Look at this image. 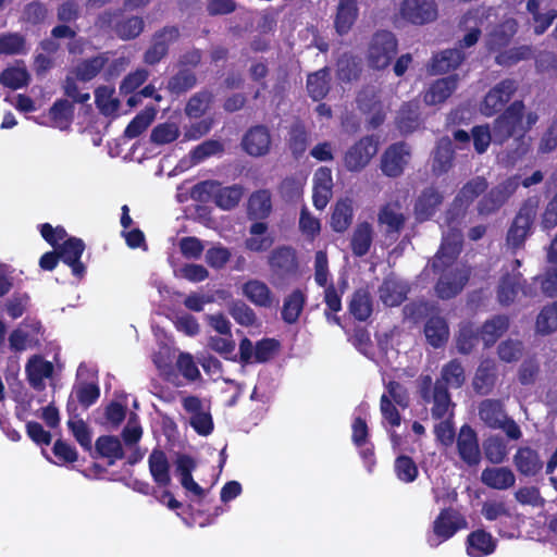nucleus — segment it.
Instances as JSON below:
<instances>
[{
	"label": "nucleus",
	"mask_w": 557,
	"mask_h": 557,
	"mask_svg": "<svg viewBox=\"0 0 557 557\" xmlns=\"http://www.w3.org/2000/svg\"><path fill=\"white\" fill-rule=\"evenodd\" d=\"M535 113L523 114V104L513 102L506 112L494 122L493 135L487 125L472 128L473 145L478 153H483L491 141L503 144L509 137H513L515 150L508 154V162L515 163L530 150V138L525 133L537 122Z\"/></svg>",
	"instance_id": "nucleus-1"
},
{
	"label": "nucleus",
	"mask_w": 557,
	"mask_h": 557,
	"mask_svg": "<svg viewBox=\"0 0 557 557\" xmlns=\"http://www.w3.org/2000/svg\"><path fill=\"white\" fill-rule=\"evenodd\" d=\"M461 232L451 227L444 233L443 244L434 258L433 268L441 273L435 290L440 298L448 299L459 294L465 287L469 270L455 260L461 249Z\"/></svg>",
	"instance_id": "nucleus-2"
},
{
	"label": "nucleus",
	"mask_w": 557,
	"mask_h": 557,
	"mask_svg": "<svg viewBox=\"0 0 557 557\" xmlns=\"http://www.w3.org/2000/svg\"><path fill=\"white\" fill-rule=\"evenodd\" d=\"M42 237L55 248L58 257L72 269L76 277H82L85 273V265L79 261L84 252L85 245L82 239L76 237L66 238L64 228H53L50 224L41 226Z\"/></svg>",
	"instance_id": "nucleus-3"
},
{
	"label": "nucleus",
	"mask_w": 557,
	"mask_h": 557,
	"mask_svg": "<svg viewBox=\"0 0 557 557\" xmlns=\"http://www.w3.org/2000/svg\"><path fill=\"white\" fill-rule=\"evenodd\" d=\"M481 512L487 521H497V532L500 536L507 539L519 537L523 519L520 515L511 512L505 503L485 502Z\"/></svg>",
	"instance_id": "nucleus-4"
},
{
	"label": "nucleus",
	"mask_w": 557,
	"mask_h": 557,
	"mask_svg": "<svg viewBox=\"0 0 557 557\" xmlns=\"http://www.w3.org/2000/svg\"><path fill=\"white\" fill-rule=\"evenodd\" d=\"M191 197L202 202L213 197L216 206L223 210H230L238 205L243 197V190L239 186L222 188L214 181H206L193 187Z\"/></svg>",
	"instance_id": "nucleus-5"
},
{
	"label": "nucleus",
	"mask_w": 557,
	"mask_h": 557,
	"mask_svg": "<svg viewBox=\"0 0 557 557\" xmlns=\"http://www.w3.org/2000/svg\"><path fill=\"white\" fill-rule=\"evenodd\" d=\"M397 51V42L389 32H379L369 42L367 60L371 67L381 70L389 65Z\"/></svg>",
	"instance_id": "nucleus-6"
},
{
	"label": "nucleus",
	"mask_w": 557,
	"mask_h": 557,
	"mask_svg": "<svg viewBox=\"0 0 557 557\" xmlns=\"http://www.w3.org/2000/svg\"><path fill=\"white\" fill-rule=\"evenodd\" d=\"M98 24L101 28H111L122 40H129L138 37L145 27V21L137 15L125 14H102Z\"/></svg>",
	"instance_id": "nucleus-7"
},
{
	"label": "nucleus",
	"mask_w": 557,
	"mask_h": 557,
	"mask_svg": "<svg viewBox=\"0 0 557 557\" xmlns=\"http://www.w3.org/2000/svg\"><path fill=\"white\" fill-rule=\"evenodd\" d=\"M467 528L466 519L453 509L441 511L433 522L432 533L428 537L431 547L450 539L458 530Z\"/></svg>",
	"instance_id": "nucleus-8"
},
{
	"label": "nucleus",
	"mask_w": 557,
	"mask_h": 557,
	"mask_svg": "<svg viewBox=\"0 0 557 557\" xmlns=\"http://www.w3.org/2000/svg\"><path fill=\"white\" fill-rule=\"evenodd\" d=\"M536 202L529 201L524 203L513 219L508 233L507 245L513 249L522 247L532 231V225L536 216Z\"/></svg>",
	"instance_id": "nucleus-9"
},
{
	"label": "nucleus",
	"mask_w": 557,
	"mask_h": 557,
	"mask_svg": "<svg viewBox=\"0 0 557 557\" xmlns=\"http://www.w3.org/2000/svg\"><path fill=\"white\" fill-rule=\"evenodd\" d=\"M183 408L188 414L193 429L202 436L209 435L213 430V421L208 407L195 396H186L182 400Z\"/></svg>",
	"instance_id": "nucleus-10"
},
{
	"label": "nucleus",
	"mask_w": 557,
	"mask_h": 557,
	"mask_svg": "<svg viewBox=\"0 0 557 557\" xmlns=\"http://www.w3.org/2000/svg\"><path fill=\"white\" fill-rule=\"evenodd\" d=\"M376 152V143L371 137H364L346 151L345 168L350 172H359L369 164Z\"/></svg>",
	"instance_id": "nucleus-11"
},
{
	"label": "nucleus",
	"mask_w": 557,
	"mask_h": 557,
	"mask_svg": "<svg viewBox=\"0 0 557 557\" xmlns=\"http://www.w3.org/2000/svg\"><path fill=\"white\" fill-rule=\"evenodd\" d=\"M519 186L518 177H510L490 190L479 202L481 214H491L497 211L516 191Z\"/></svg>",
	"instance_id": "nucleus-12"
},
{
	"label": "nucleus",
	"mask_w": 557,
	"mask_h": 557,
	"mask_svg": "<svg viewBox=\"0 0 557 557\" xmlns=\"http://www.w3.org/2000/svg\"><path fill=\"white\" fill-rule=\"evenodd\" d=\"M517 86L513 81L506 79L492 88L480 106V111L485 116H492L500 111L510 100Z\"/></svg>",
	"instance_id": "nucleus-13"
},
{
	"label": "nucleus",
	"mask_w": 557,
	"mask_h": 557,
	"mask_svg": "<svg viewBox=\"0 0 557 557\" xmlns=\"http://www.w3.org/2000/svg\"><path fill=\"white\" fill-rule=\"evenodd\" d=\"M400 14L406 21L422 25L436 18L437 9L434 0H405L400 7Z\"/></svg>",
	"instance_id": "nucleus-14"
},
{
	"label": "nucleus",
	"mask_w": 557,
	"mask_h": 557,
	"mask_svg": "<svg viewBox=\"0 0 557 557\" xmlns=\"http://www.w3.org/2000/svg\"><path fill=\"white\" fill-rule=\"evenodd\" d=\"M242 293L257 307L267 309L276 308L280 302L277 295L261 280H248L243 284Z\"/></svg>",
	"instance_id": "nucleus-15"
},
{
	"label": "nucleus",
	"mask_w": 557,
	"mask_h": 557,
	"mask_svg": "<svg viewBox=\"0 0 557 557\" xmlns=\"http://www.w3.org/2000/svg\"><path fill=\"white\" fill-rule=\"evenodd\" d=\"M410 160V149L404 144H395L386 149L382 156L381 169L389 177L399 176Z\"/></svg>",
	"instance_id": "nucleus-16"
},
{
	"label": "nucleus",
	"mask_w": 557,
	"mask_h": 557,
	"mask_svg": "<svg viewBox=\"0 0 557 557\" xmlns=\"http://www.w3.org/2000/svg\"><path fill=\"white\" fill-rule=\"evenodd\" d=\"M458 455L468 466H476L481 460V451L476 433L469 425L461 426L457 436Z\"/></svg>",
	"instance_id": "nucleus-17"
},
{
	"label": "nucleus",
	"mask_w": 557,
	"mask_h": 557,
	"mask_svg": "<svg viewBox=\"0 0 557 557\" xmlns=\"http://www.w3.org/2000/svg\"><path fill=\"white\" fill-rule=\"evenodd\" d=\"M54 367L40 355H33L25 364V372L29 385L38 391L46 387V380L51 379Z\"/></svg>",
	"instance_id": "nucleus-18"
},
{
	"label": "nucleus",
	"mask_w": 557,
	"mask_h": 557,
	"mask_svg": "<svg viewBox=\"0 0 557 557\" xmlns=\"http://www.w3.org/2000/svg\"><path fill=\"white\" fill-rule=\"evenodd\" d=\"M332 171L329 168H319L313 175V205L318 210H323L333 194Z\"/></svg>",
	"instance_id": "nucleus-19"
},
{
	"label": "nucleus",
	"mask_w": 557,
	"mask_h": 557,
	"mask_svg": "<svg viewBox=\"0 0 557 557\" xmlns=\"http://www.w3.org/2000/svg\"><path fill=\"white\" fill-rule=\"evenodd\" d=\"M178 29L164 27L158 32L152 39L151 47L145 53V61L148 64H156L168 53V48L178 38Z\"/></svg>",
	"instance_id": "nucleus-20"
},
{
	"label": "nucleus",
	"mask_w": 557,
	"mask_h": 557,
	"mask_svg": "<svg viewBox=\"0 0 557 557\" xmlns=\"http://www.w3.org/2000/svg\"><path fill=\"white\" fill-rule=\"evenodd\" d=\"M458 85L457 75L436 79L424 92L423 101L428 106L443 103L455 91Z\"/></svg>",
	"instance_id": "nucleus-21"
},
{
	"label": "nucleus",
	"mask_w": 557,
	"mask_h": 557,
	"mask_svg": "<svg viewBox=\"0 0 557 557\" xmlns=\"http://www.w3.org/2000/svg\"><path fill=\"white\" fill-rule=\"evenodd\" d=\"M359 15L357 0H338L334 16V27L339 35H346L352 28Z\"/></svg>",
	"instance_id": "nucleus-22"
},
{
	"label": "nucleus",
	"mask_w": 557,
	"mask_h": 557,
	"mask_svg": "<svg viewBox=\"0 0 557 557\" xmlns=\"http://www.w3.org/2000/svg\"><path fill=\"white\" fill-rule=\"evenodd\" d=\"M269 264L272 271L281 276L293 274L298 268L296 253L288 247H280L273 250L269 256Z\"/></svg>",
	"instance_id": "nucleus-23"
},
{
	"label": "nucleus",
	"mask_w": 557,
	"mask_h": 557,
	"mask_svg": "<svg viewBox=\"0 0 557 557\" xmlns=\"http://www.w3.org/2000/svg\"><path fill=\"white\" fill-rule=\"evenodd\" d=\"M496 540L484 530L471 532L467 537V554L470 557H484L494 553Z\"/></svg>",
	"instance_id": "nucleus-24"
},
{
	"label": "nucleus",
	"mask_w": 557,
	"mask_h": 557,
	"mask_svg": "<svg viewBox=\"0 0 557 557\" xmlns=\"http://www.w3.org/2000/svg\"><path fill=\"white\" fill-rule=\"evenodd\" d=\"M407 292V285L401 280L389 276L381 285L379 296L385 306L394 307L405 300Z\"/></svg>",
	"instance_id": "nucleus-25"
},
{
	"label": "nucleus",
	"mask_w": 557,
	"mask_h": 557,
	"mask_svg": "<svg viewBox=\"0 0 557 557\" xmlns=\"http://www.w3.org/2000/svg\"><path fill=\"white\" fill-rule=\"evenodd\" d=\"M481 481L494 490H508L516 483L515 473L507 467L486 468L481 473Z\"/></svg>",
	"instance_id": "nucleus-26"
},
{
	"label": "nucleus",
	"mask_w": 557,
	"mask_h": 557,
	"mask_svg": "<svg viewBox=\"0 0 557 557\" xmlns=\"http://www.w3.org/2000/svg\"><path fill=\"white\" fill-rule=\"evenodd\" d=\"M271 138L264 127L251 128L243 139L246 152L253 157H260L269 152Z\"/></svg>",
	"instance_id": "nucleus-27"
},
{
	"label": "nucleus",
	"mask_w": 557,
	"mask_h": 557,
	"mask_svg": "<svg viewBox=\"0 0 557 557\" xmlns=\"http://www.w3.org/2000/svg\"><path fill=\"white\" fill-rule=\"evenodd\" d=\"M149 472L157 485L166 487L171 483L170 463L166 455L154 449L148 457Z\"/></svg>",
	"instance_id": "nucleus-28"
},
{
	"label": "nucleus",
	"mask_w": 557,
	"mask_h": 557,
	"mask_svg": "<svg viewBox=\"0 0 557 557\" xmlns=\"http://www.w3.org/2000/svg\"><path fill=\"white\" fill-rule=\"evenodd\" d=\"M517 470L523 475H535L543 467L536 450L530 447H520L513 456Z\"/></svg>",
	"instance_id": "nucleus-29"
},
{
	"label": "nucleus",
	"mask_w": 557,
	"mask_h": 557,
	"mask_svg": "<svg viewBox=\"0 0 557 557\" xmlns=\"http://www.w3.org/2000/svg\"><path fill=\"white\" fill-rule=\"evenodd\" d=\"M465 55L459 49H448L435 55L430 64L431 74H441L456 69Z\"/></svg>",
	"instance_id": "nucleus-30"
},
{
	"label": "nucleus",
	"mask_w": 557,
	"mask_h": 557,
	"mask_svg": "<svg viewBox=\"0 0 557 557\" xmlns=\"http://www.w3.org/2000/svg\"><path fill=\"white\" fill-rule=\"evenodd\" d=\"M352 221V202L350 199H341L334 206L331 215V227L338 233L345 232Z\"/></svg>",
	"instance_id": "nucleus-31"
},
{
	"label": "nucleus",
	"mask_w": 557,
	"mask_h": 557,
	"mask_svg": "<svg viewBox=\"0 0 557 557\" xmlns=\"http://www.w3.org/2000/svg\"><path fill=\"white\" fill-rule=\"evenodd\" d=\"M306 302V295L300 289L293 290L284 300L282 318L287 323L298 320Z\"/></svg>",
	"instance_id": "nucleus-32"
},
{
	"label": "nucleus",
	"mask_w": 557,
	"mask_h": 557,
	"mask_svg": "<svg viewBox=\"0 0 557 557\" xmlns=\"http://www.w3.org/2000/svg\"><path fill=\"white\" fill-rule=\"evenodd\" d=\"M479 416L490 428L497 429L505 419V411L500 401L486 399L481 403Z\"/></svg>",
	"instance_id": "nucleus-33"
},
{
	"label": "nucleus",
	"mask_w": 557,
	"mask_h": 557,
	"mask_svg": "<svg viewBox=\"0 0 557 557\" xmlns=\"http://www.w3.org/2000/svg\"><path fill=\"white\" fill-rule=\"evenodd\" d=\"M442 202V196L434 189H426L419 198L416 203V215L420 221H424L432 216Z\"/></svg>",
	"instance_id": "nucleus-34"
},
{
	"label": "nucleus",
	"mask_w": 557,
	"mask_h": 557,
	"mask_svg": "<svg viewBox=\"0 0 557 557\" xmlns=\"http://www.w3.org/2000/svg\"><path fill=\"white\" fill-rule=\"evenodd\" d=\"M420 113L418 102L404 104L397 116V125L401 133L408 134L416 131L420 125Z\"/></svg>",
	"instance_id": "nucleus-35"
},
{
	"label": "nucleus",
	"mask_w": 557,
	"mask_h": 557,
	"mask_svg": "<svg viewBox=\"0 0 557 557\" xmlns=\"http://www.w3.org/2000/svg\"><path fill=\"white\" fill-rule=\"evenodd\" d=\"M424 333L428 342L434 347L443 345L449 335L447 323L440 317H433L426 322Z\"/></svg>",
	"instance_id": "nucleus-36"
},
{
	"label": "nucleus",
	"mask_w": 557,
	"mask_h": 557,
	"mask_svg": "<svg viewBox=\"0 0 557 557\" xmlns=\"http://www.w3.org/2000/svg\"><path fill=\"white\" fill-rule=\"evenodd\" d=\"M267 224L263 222L253 223L250 227V237L246 240L247 249L251 251H264L268 250L273 239L271 236L265 234Z\"/></svg>",
	"instance_id": "nucleus-37"
},
{
	"label": "nucleus",
	"mask_w": 557,
	"mask_h": 557,
	"mask_svg": "<svg viewBox=\"0 0 557 557\" xmlns=\"http://www.w3.org/2000/svg\"><path fill=\"white\" fill-rule=\"evenodd\" d=\"M373 236L372 226L364 222L357 225L351 238L352 251L357 256L366 255L371 246Z\"/></svg>",
	"instance_id": "nucleus-38"
},
{
	"label": "nucleus",
	"mask_w": 557,
	"mask_h": 557,
	"mask_svg": "<svg viewBox=\"0 0 557 557\" xmlns=\"http://www.w3.org/2000/svg\"><path fill=\"white\" fill-rule=\"evenodd\" d=\"M495 380V364L493 361H483L476 370L473 379V386L476 392L486 394L490 392Z\"/></svg>",
	"instance_id": "nucleus-39"
},
{
	"label": "nucleus",
	"mask_w": 557,
	"mask_h": 557,
	"mask_svg": "<svg viewBox=\"0 0 557 557\" xmlns=\"http://www.w3.org/2000/svg\"><path fill=\"white\" fill-rule=\"evenodd\" d=\"M432 416L435 419H450L453 416V405L446 389L438 383L435 386L433 395Z\"/></svg>",
	"instance_id": "nucleus-40"
},
{
	"label": "nucleus",
	"mask_w": 557,
	"mask_h": 557,
	"mask_svg": "<svg viewBox=\"0 0 557 557\" xmlns=\"http://www.w3.org/2000/svg\"><path fill=\"white\" fill-rule=\"evenodd\" d=\"M50 119L54 127L67 129L73 119V106L67 100L57 101L50 109Z\"/></svg>",
	"instance_id": "nucleus-41"
},
{
	"label": "nucleus",
	"mask_w": 557,
	"mask_h": 557,
	"mask_svg": "<svg viewBox=\"0 0 557 557\" xmlns=\"http://www.w3.org/2000/svg\"><path fill=\"white\" fill-rule=\"evenodd\" d=\"M508 319L506 317H495L485 322L481 330V338L486 347L493 345L497 338L508 329Z\"/></svg>",
	"instance_id": "nucleus-42"
},
{
	"label": "nucleus",
	"mask_w": 557,
	"mask_h": 557,
	"mask_svg": "<svg viewBox=\"0 0 557 557\" xmlns=\"http://www.w3.org/2000/svg\"><path fill=\"white\" fill-rule=\"evenodd\" d=\"M272 203L270 193L259 190L251 195L248 203V211L252 218L263 219L271 212Z\"/></svg>",
	"instance_id": "nucleus-43"
},
{
	"label": "nucleus",
	"mask_w": 557,
	"mask_h": 557,
	"mask_svg": "<svg viewBox=\"0 0 557 557\" xmlns=\"http://www.w3.org/2000/svg\"><path fill=\"white\" fill-rule=\"evenodd\" d=\"M520 281V274H506L502 277L497 289L498 301L502 305L511 304L518 293V286Z\"/></svg>",
	"instance_id": "nucleus-44"
},
{
	"label": "nucleus",
	"mask_w": 557,
	"mask_h": 557,
	"mask_svg": "<svg viewBox=\"0 0 557 557\" xmlns=\"http://www.w3.org/2000/svg\"><path fill=\"white\" fill-rule=\"evenodd\" d=\"M487 187V183L482 177H476L467 183L456 198V205L461 207L469 206Z\"/></svg>",
	"instance_id": "nucleus-45"
},
{
	"label": "nucleus",
	"mask_w": 557,
	"mask_h": 557,
	"mask_svg": "<svg viewBox=\"0 0 557 557\" xmlns=\"http://www.w3.org/2000/svg\"><path fill=\"white\" fill-rule=\"evenodd\" d=\"M453 147L449 138H442L438 141L434 160L433 170L437 173H444L451 166Z\"/></svg>",
	"instance_id": "nucleus-46"
},
{
	"label": "nucleus",
	"mask_w": 557,
	"mask_h": 557,
	"mask_svg": "<svg viewBox=\"0 0 557 557\" xmlns=\"http://www.w3.org/2000/svg\"><path fill=\"white\" fill-rule=\"evenodd\" d=\"M517 24L513 20L505 21L497 29L492 32L487 38V45L492 50L498 49L509 41L515 35Z\"/></svg>",
	"instance_id": "nucleus-47"
},
{
	"label": "nucleus",
	"mask_w": 557,
	"mask_h": 557,
	"mask_svg": "<svg viewBox=\"0 0 557 557\" xmlns=\"http://www.w3.org/2000/svg\"><path fill=\"white\" fill-rule=\"evenodd\" d=\"M349 309L358 320L363 321L368 319L372 312V304L369 293L363 289L357 290L352 296Z\"/></svg>",
	"instance_id": "nucleus-48"
},
{
	"label": "nucleus",
	"mask_w": 557,
	"mask_h": 557,
	"mask_svg": "<svg viewBox=\"0 0 557 557\" xmlns=\"http://www.w3.org/2000/svg\"><path fill=\"white\" fill-rule=\"evenodd\" d=\"M379 220L391 231H399L404 224L405 215L398 203H388L381 210Z\"/></svg>",
	"instance_id": "nucleus-49"
},
{
	"label": "nucleus",
	"mask_w": 557,
	"mask_h": 557,
	"mask_svg": "<svg viewBox=\"0 0 557 557\" xmlns=\"http://www.w3.org/2000/svg\"><path fill=\"white\" fill-rule=\"evenodd\" d=\"M360 69L361 63L356 57L344 54L337 62V76L343 82H350L358 77Z\"/></svg>",
	"instance_id": "nucleus-50"
},
{
	"label": "nucleus",
	"mask_w": 557,
	"mask_h": 557,
	"mask_svg": "<svg viewBox=\"0 0 557 557\" xmlns=\"http://www.w3.org/2000/svg\"><path fill=\"white\" fill-rule=\"evenodd\" d=\"M485 457L492 463H502L507 455V445L499 436H491L483 444Z\"/></svg>",
	"instance_id": "nucleus-51"
},
{
	"label": "nucleus",
	"mask_w": 557,
	"mask_h": 557,
	"mask_svg": "<svg viewBox=\"0 0 557 557\" xmlns=\"http://www.w3.org/2000/svg\"><path fill=\"white\" fill-rule=\"evenodd\" d=\"M97 451L106 458L111 459V463L115 459L123 457V448L121 442L114 436H101L96 442Z\"/></svg>",
	"instance_id": "nucleus-52"
},
{
	"label": "nucleus",
	"mask_w": 557,
	"mask_h": 557,
	"mask_svg": "<svg viewBox=\"0 0 557 557\" xmlns=\"http://www.w3.org/2000/svg\"><path fill=\"white\" fill-rule=\"evenodd\" d=\"M327 71L320 70L308 76L307 89L309 95L314 99H322L329 90Z\"/></svg>",
	"instance_id": "nucleus-53"
},
{
	"label": "nucleus",
	"mask_w": 557,
	"mask_h": 557,
	"mask_svg": "<svg viewBox=\"0 0 557 557\" xmlns=\"http://www.w3.org/2000/svg\"><path fill=\"white\" fill-rule=\"evenodd\" d=\"M96 104L106 115H111L119 108V100L114 97V89L110 87H99L96 92Z\"/></svg>",
	"instance_id": "nucleus-54"
},
{
	"label": "nucleus",
	"mask_w": 557,
	"mask_h": 557,
	"mask_svg": "<svg viewBox=\"0 0 557 557\" xmlns=\"http://www.w3.org/2000/svg\"><path fill=\"white\" fill-rule=\"evenodd\" d=\"M557 330V302L545 307L536 319V331L549 334Z\"/></svg>",
	"instance_id": "nucleus-55"
},
{
	"label": "nucleus",
	"mask_w": 557,
	"mask_h": 557,
	"mask_svg": "<svg viewBox=\"0 0 557 557\" xmlns=\"http://www.w3.org/2000/svg\"><path fill=\"white\" fill-rule=\"evenodd\" d=\"M156 116L154 109H146L137 114L133 121L127 125L125 135L128 138H135L140 135L153 121Z\"/></svg>",
	"instance_id": "nucleus-56"
},
{
	"label": "nucleus",
	"mask_w": 557,
	"mask_h": 557,
	"mask_svg": "<svg viewBox=\"0 0 557 557\" xmlns=\"http://www.w3.org/2000/svg\"><path fill=\"white\" fill-rule=\"evenodd\" d=\"M0 82L7 87L17 89L28 82V73L23 66L9 67L0 75Z\"/></svg>",
	"instance_id": "nucleus-57"
},
{
	"label": "nucleus",
	"mask_w": 557,
	"mask_h": 557,
	"mask_svg": "<svg viewBox=\"0 0 557 557\" xmlns=\"http://www.w3.org/2000/svg\"><path fill=\"white\" fill-rule=\"evenodd\" d=\"M104 59L101 55L95 57L90 60L82 62L76 66L74 74L77 79L88 82L92 79L103 67Z\"/></svg>",
	"instance_id": "nucleus-58"
},
{
	"label": "nucleus",
	"mask_w": 557,
	"mask_h": 557,
	"mask_svg": "<svg viewBox=\"0 0 557 557\" xmlns=\"http://www.w3.org/2000/svg\"><path fill=\"white\" fill-rule=\"evenodd\" d=\"M396 476L405 483L413 482L418 476V468L414 461L407 456H399L394 465Z\"/></svg>",
	"instance_id": "nucleus-59"
},
{
	"label": "nucleus",
	"mask_w": 557,
	"mask_h": 557,
	"mask_svg": "<svg viewBox=\"0 0 557 557\" xmlns=\"http://www.w3.org/2000/svg\"><path fill=\"white\" fill-rule=\"evenodd\" d=\"M180 135V127L175 123L166 122L157 125L151 132V140L158 145L174 141Z\"/></svg>",
	"instance_id": "nucleus-60"
},
{
	"label": "nucleus",
	"mask_w": 557,
	"mask_h": 557,
	"mask_svg": "<svg viewBox=\"0 0 557 557\" xmlns=\"http://www.w3.org/2000/svg\"><path fill=\"white\" fill-rule=\"evenodd\" d=\"M175 359V352L169 346H161L153 356V362L160 373L166 379H171L173 374L172 363Z\"/></svg>",
	"instance_id": "nucleus-61"
},
{
	"label": "nucleus",
	"mask_w": 557,
	"mask_h": 557,
	"mask_svg": "<svg viewBox=\"0 0 557 557\" xmlns=\"http://www.w3.org/2000/svg\"><path fill=\"white\" fill-rule=\"evenodd\" d=\"M299 230L310 240H313L320 234V220L312 215L307 208H302L300 211Z\"/></svg>",
	"instance_id": "nucleus-62"
},
{
	"label": "nucleus",
	"mask_w": 557,
	"mask_h": 557,
	"mask_svg": "<svg viewBox=\"0 0 557 557\" xmlns=\"http://www.w3.org/2000/svg\"><path fill=\"white\" fill-rule=\"evenodd\" d=\"M25 51V40L18 34L0 36V54H17Z\"/></svg>",
	"instance_id": "nucleus-63"
},
{
	"label": "nucleus",
	"mask_w": 557,
	"mask_h": 557,
	"mask_svg": "<svg viewBox=\"0 0 557 557\" xmlns=\"http://www.w3.org/2000/svg\"><path fill=\"white\" fill-rule=\"evenodd\" d=\"M442 380L450 387H460L465 382L463 368L458 362H450L442 370Z\"/></svg>",
	"instance_id": "nucleus-64"
}]
</instances>
